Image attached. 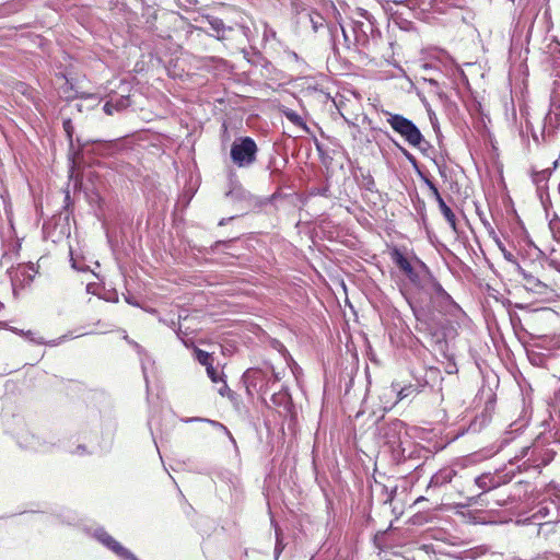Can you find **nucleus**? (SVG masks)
Wrapping results in <instances>:
<instances>
[{"label":"nucleus","instance_id":"obj_21","mask_svg":"<svg viewBox=\"0 0 560 560\" xmlns=\"http://www.w3.org/2000/svg\"><path fill=\"white\" fill-rule=\"evenodd\" d=\"M283 400H289V396L287 394H276L272 396V402L278 405L281 404Z\"/></svg>","mask_w":560,"mask_h":560},{"label":"nucleus","instance_id":"obj_15","mask_svg":"<svg viewBox=\"0 0 560 560\" xmlns=\"http://www.w3.org/2000/svg\"><path fill=\"white\" fill-rule=\"evenodd\" d=\"M435 4H445L453 8H463L468 0H433Z\"/></svg>","mask_w":560,"mask_h":560},{"label":"nucleus","instance_id":"obj_12","mask_svg":"<svg viewBox=\"0 0 560 560\" xmlns=\"http://www.w3.org/2000/svg\"><path fill=\"white\" fill-rule=\"evenodd\" d=\"M438 205H439V208H440V211L441 213L443 214V217L445 218L446 222L450 224V226L452 228V230L454 232L457 231V226H456V217H455V213L453 212V210L445 203L444 199H440L439 201H436Z\"/></svg>","mask_w":560,"mask_h":560},{"label":"nucleus","instance_id":"obj_20","mask_svg":"<svg viewBox=\"0 0 560 560\" xmlns=\"http://www.w3.org/2000/svg\"><path fill=\"white\" fill-rule=\"evenodd\" d=\"M489 478L487 476H480L476 479L477 486L483 491L491 489L492 486L488 483Z\"/></svg>","mask_w":560,"mask_h":560},{"label":"nucleus","instance_id":"obj_23","mask_svg":"<svg viewBox=\"0 0 560 560\" xmlns=\"http://www.w3.org/2000/svg\"><path fill=\"white\" fill-rule=\"evenodd\" d=\"M504 257L510 260V261H514L513 260V255L511 253H504Z\"/></svg>","mask_w":560,"mask_h":560},{"label":"nucleus","instance_id":"obj_24","mask_svg":"<svg viewBox=\"0 0 560 560\" xmlns=\"http://www.w3.org/2000/svg\"><path fill=\"white\" fill-rule=\"evenodd\" d=\"M213 362H214V361H208V363L203 365V366H206V370H207V369H212V368H214V366H213Z\"/></svg>","mask_w":560,"mask_h":560},{"label":"nucleus","instance_id":"obj_2","mask_svg":"<svg viewBox=\"0 0 560 560\" xmlns=\"http://www.w3.org/2000/svg\"><path fill=\"white\" fill-rule=\"evenodd\" d=\"M383 114L387 117V122L393 130L400 135L408 144L419 147L423 142L421 131L411 120L400 114H393L388 110H383Z\"/></svg>","mask_w":560,"mask_h":560},{"label":"nucleus","instance_id":"obj_13","mask_svg":"<svg viewBox=\"0 0 560 560\" xmlns=\"http://www.w3.org/2000/svg\"><path fill=\"white\" fill-rule=\"evenodd\" d=\"M283 115L294 126L300 127V128H302L304 130H308L305 121L303 120V118L296 112L287 108V109L283 110Z\"/></svg>","mask_w":560,"mask_h":560},{"label":"nucleus","instance_id":"obj_5","mask_svg":"<svg viewBox=\"0 0 560 560\" xmlns=\"http://www.w3.org/2000/svg\"><path fill=\"white\" fill-rule=\"evenodd\" d=\"M97 540L112 550L121 560H139L131 551L125 548L119 541H117L107 532L102 530L96 533Z\"/></svg>","mask_w":560,"mask_h":560},{"label":"nucleus","instance_id":"obj_1","mask_svg":"<svg viewBox=\"0 0 560 560\" xmlns=\"http://www.w3.org/2000/svg\"><path fill=\"white\" fill-rule=\"evenodd\" d=\"M257 143L248 136L236 138L230 150L233 164L240 168L253 165L257 161Z\"/></svg>","mask_w":560,"mask_h":560},{"label":"nucleus","instance_id":"obj_6","mask_svg":"<svg viewBox=\"0 0 560 560\" xmlns=\"http://www.w3.org/2000/svg\"><path fill=\"white\" fill-rule=\"evenodd\" d=\"M390 258L397 268L406 275V277L413 283L419 279L418 272L413 269L409 259L398 249L394 248L390 252Z\"/></svg>","mask_w":560,"mask_h":560},{"label":"nucleus","instance_id":"obj_26","mask_svg":"<svg viewBox=\"0 0 560 560\" xmlns=\"http://www.w3.org/2000/svg\"><path fill=\"white\" fill-rule=\"evenodd\" d=\"M421 500H424V498H422V497H421V498H418L416 502H419V501H421Z\"/></svg>","mask_w":560,"mask_h":560},{"label":"nucleus","instance_id":"obj_17","mask_svg":"<svg viewBox=\"0 0 560 560\" xmlns=\"http://www.w3.org/2000/svg\"><path fill=\"white\" fill-rule=\"evenodd\" d=\"M62 126H63V130H65L69 141L71 142L72 141V137H73V132H74V127L72 125L71 119L63 120Z\"/></svg>","mask_w":560,"mask_h":560},{"label":"nucleus","instance_id":"obj_16","mask_svg":"<svg viewBox=\"0 0 560 560\" xmlns=\"http://www.w3.org/2000/svg\"><path fill=\"white\" fill-rule=\"evenodd\" d=\"M424 183L428 186V188L430 189L431 195L435 201H439L440 199H442V196H441L436 185L431 179L424 178Z\"/></svg>","mask_w":560,"mask_h":560},{"label":"nucleus","instance_id":"obj_14","mask_svg":"<svg viewBox=\"0 0 560 560\" xmlns=\"http://www.w3.org/2000/svg\"><path fill=\"white\" fill-rule=\"evenodd\" d=\"M194 357L201 365L207 364L208 361H214L212 353H209L197 347L194 348Z\"/></svg>","mask_w":560,"mask_h":560},{"label":"nucleus","instance_id":"obj_25","mask_svg":"<svg viewBox=\"0 0 560 560\" xmlns=\"http://www.w3.org/2000/svg\"><path fill=\"white\" fill-rule=\"evenodd\" d=\"M433 482H435V483L438 482V480H435V477H433V478L431 479V483H433Z\"/></svg>","mask_w":560,"mask_h":560},{"label":"nucleus","instance_id":"obj_10","mask_svg":"<svg viewBox=\"0 0 560 560\" xmlns=\"http://www.w3.org/2000/svg\"><path fill=\"white\" fill-rule=\"evenodd\" d=\"M130 105L129 96H120L115 102L113 100L107 101L104 104V112L112 116L115 112H120Z\"/></svg>","mask_w":560,"mask_h":560},{"label":"nucleus","instance_id":"obj_4","mask_svg":"<svg viewBox=\"0 0 560 560\" xmlns=\"http://www.w3.org/2000/svg\"><path fill=\"white\" fill-rule=\"evenodd\" d=\"M243 383L246 387L247 395L253 396L254 393L266 392L267 374L260 369H248L243 374Z\"/></svg>","mask_w":560,"mask_h":560},{"label":"nucleus","instance_id":"obj_18","mask_svg":"<svg viewBox=\"0 0 560 560\" xmlns=\"http://www.w3.org/2000/svg\"><path fill=\"white\" fill-rule=\"evenodd\" d=\"M223 385L219 388V394L223 397L234 399L235 393L228 386L226 382L222 381Z\"/></svg>","mask_w":560,"mask_h":560},{"label":"nucleus","instance_id":"obj_19","mask_svg":"<svg viewBox=\"0 0 560 560\" xmlns=\"http://www.w3.org/2000/svg\"><path fill=\"white\" fill-rule=\"evenodd\" d=\"M207 375L213 383L223 381L215 368L207 369Z\"/></svg>","mask_w":560,"mask_h":560},{"label":"nucleus","instance_id":"obj_22","mask_svg":"<svg viewBox=\"0 0 560 560\" xmlns=\"http://www.w3.org/2000/svg\"><path fill=\"white\" fill-rule=\"evenodd\" d=\"M272 374H273V378H275L276 382L281 380L280 374L277 373L276 371L272 370Z\"/></svg>","mask_w":560,"mask_h":560},{"label":"nucleus","instance_id":"obj_9","mask_svg":"<svg viewBox=\"0 0 560 560\" xmlns=\"http://www.w3.org/2000/svg\"><path fill=\"white\" fill-rule=\"evenodd\" d=\"M202 19L206 20L211 28L217 33V38L219 40L228 39V33L233 31L232 26H225L224 22L217 16L206 14L202 15Z\"/></svg>","mask_w":560,"mask_h":560},{"label":"nucleus","instance_id":"obj_11","mask_svg":"<svg viewBox=\"0 0 560 560\" xmlns=\"http://www.w3.org/2000/svg\"><path fill=\"white\" fill-rule=\"evenodd\" d=\"M423 387L424 385L421 384H409L404 386L397 393V401H401L407 398H415L422 392Z\"/></svg>","mask_w":560,"mask_h":560},{"label":"nucleus","instance_id":"obj_8","mask_svg":"<svg viewBox=\"0 0 560 560\" xmlns=\"http://www.w3.org/2000/svg\"><path fill=\"white\" fill-rule=\"evenodd\" d=\"M558 165V161L555 160L552 162V167H544L541 170H537L536 167H533L530 176L533 183L536 185L538 190H545L548 188V182L551 176L552 170L556 168Z\"/></svg>","mask_w":560,"mask_h":560},{"label":"nucleus","instance_id":"obj_7","mask_svg":"<svg viewBox=\"0 0 560 560\" xmlns=\"http://www.w3.org/2000/svg\"><path fill=\"white\" fill-rule=\"evenodd\" d=\"M524 285L527 290L536 293V294H547L553 289L551 285L545 281H542L540 278L526 272L525 270H522Z\"/></svg>","mask_w":560,"mask_h":560},{"label":"nucleus","instance_id":"obj_3","mask_svg":"<svg viewBox=\"0 0 560 560\" xmlns=\"http://www.w3.org/2000/svg\"><path fill=\"white\" fill-rule=\"evenodd\" d=\"M423 293L429 296L430 300V308L439 310L446 305L451 296L448 293L442 288V285L435 280L430 279L423 287Z\"/></svg>","mask_w":560,"mask_h":560}]
</instances>
